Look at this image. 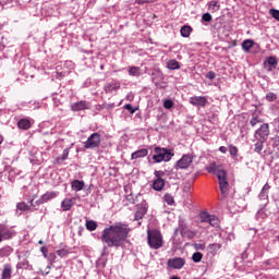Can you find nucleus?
Listing matches in <instances>:
<instances>
[{
    "mask_svg": "<svg viewBox=\"0 0 279 279\" xmlns=\"http://www.w3.org/2000/svg\"><path fill=\"white\" fill-rule=\"evenodd\" d=\"M192 163H193V155L186 154V155H183L182 158H180L175 162L174 168L177 170H179V169H189V167H191Z\"/></svg>",
    "mask_w": 279,
    "mask_h": 279,
    "instance_id": "nucleus-10",
    "label": "nucleus"
},
{
    "mask_svg": "<svg viewBox=\"0 0 279 279\" xmlns=\"http://www.w3.org/2000/svg\"><path fill=\"white\" fill-rule=\"evenodd\" d=\"M90 86V82L87 80L83 83V88H88Z\"/></svg>",
    "mask_w": 279,
    "mask_h": 279,
    "instance_id": "nucleus-58",
    "label": "nucleus"
},
{
    "mask_svg": "<svg viewBox=\"0 0 279 279\" xmlns=\"http://www.w3.org/2000/svg\"><path fill=\"white\" fill-rule=\"evenodd\" d=\"M269 124L268 123H263L260 128H258L255 133H254V138L256 141H268L269 138Z\"/></svg>",
    "mask_w": 279,
    "mask_h": 279,
    "instance_id": "nucleus-7",
    "label": "nucleus"
},
{
    "mask_svg": "<svg viewBox=\"0 0 279 279\" xmlns=\"http://www.w3.org/2000/svg\"><path fill=\"white\" fill-rule=\"evenodd\" d=\"M276 99H278V95H276L275 93L269 92L266 94V100H268L269 102L276 101Z\"/></svg>",
    "mask_w": 279,
    "mask_h": 279,
    "instance_id": "nucleus-44",
    "label": "nucleus"
},
{
    "mask_svg": "<svg viewBox=\"0 0 279 279\" xmlns=\"http://www.w3.org/2000/svg\"><path fill=\"white\" fill-rule=\"evenodd\" d=\"M174 156L175 153L171 148L157 146L153 149L151 159L155 165H158L160 162H169Z\"/></svg>",
    "mask_w": 279,
    "mask_h": 279,
    "instance_id": "nucleus-3",
    "label": "nucleus"
},
{
    "mask_svg": "<svg viewBox=\"0 0 279 279\" xmlns=\"http://www.w3.org/2000/svg\"><path fill=\"white\" fill-rule=\"evenodd\" d=\"M151 82L155 84V86H158L160 82H163L165 80V74L160 69H155L150 73Z\"/></svg>",
    "mask_w": 279,
    "mask_h": 279,
    "instance_id": "nucleus-16",
    "label": "nucleus"
},
{
    "mask_svg": "<svg viewBox=\"0 0 279 279\" xmlns=\"http://www.w3.org/2000/svg\"><path fill=\"white\" fill-rule=\"evenodd\" d=\"M269 14H270V16H272V19H275V21H278V23H279V10L278 9H270Z\"/></svg>",
    "mask_w": 279,
    "mask_h": 279,
    "instance_id": "nucleus-43",
    "label": "nucleus"
},
{
    "mask_svg": "<svg viewBox=\"0 0 279 279\" xmlns=\"http://www.w3.org/2000/svg\"><path fill=\"white\" fill-rule=\"evenodd\" d=\"M168 267L171 269H182L186 265V260L182 257L170 258L167 262Z\"/></svg>",
    "mask_w": 279,
    "mask_h": 279,
    "instance_id": "nucleus-13",
    "label": "nucleus"
},
{
    "mask_svg": "<svg viewBox=\"0 0 279 279\" xmlns=\"http://www.w3.org/2000/svg\"><path fill=\"white\" fill-rule=\"evenodd\" d=\"M274 267H276V259H274V258L267 259L264 263H262V269L267 270V269H271Z\"/></svg>",
    "mask_w": 279,
    "mask_h": 279,
    "instance_id": "nucleus-31",
    "label": "nucleus"
},
{
    "mask_svg": "<svg viewBox=\"0 0 279 279\" xmlns=\"http://www.w3.org/2000/svg\"><path fill=\"white\" fill-rule=\"evenodd\" d=\"M88 108H90V102L86 100H81L71 104L72 112H82V110H88Z\"/></svg>",
    "mask_w": 279,
    "mask_h": 279,
    "instance_id": "nucleus-14",
    "label": "nucleus"
},
{
    "mask_svg": "<svg viewBox=\"0 0 279 279\" xmlns=\"http://www.w3.org/2000/svg\"><path fill=\"white\" fill-rule=\"evenodd\" d=\"M255 278H256V279H267V276H266V275H263V274H256V275H255Z\"/></svg>",
    "mask_w": 279,
    "mask_h": 279,
    "instance_id": "nucleus-57",
    "label": "nucleus"
},
{
    "mask_svg": "<svg viewBox=\"0 0 279 279\" xmlns=\"http://www.w3.org/2000/svg\"><path fill=\"white\" fill-rule=\"evenodd\" d=\"M218 150H219L221 154H228V147H226V146H220V147L218 148Z\"/></svg>",
    "mask_w": 279,
    "mask_h": 279,
    "instance_id": "nucleus-55",
    "label": "nucleus"
},
{
    "mask_svg": "<svg viewBox=\"0 0 279 279\" xmlns=\"http://www.w3.org/2000/svg\"><path fill=\"white\" fill-rule=\"evenodd\" d=\"M0 236L2 241H10L16 236V230H14V227L0 225Z\"/></svg>",
    "mask_w": 279,
    "mask_h": 279,
    "instance_id": "nucleus-6",
    "label": "nucleus"
},
{
    "mask_svg": "<svg viewBox=\"0 0 279 279\" xmlns=\"http://www.w3.org/2000/svg\"><path fill=\"white\" fill-rule=\"evenodd\" d=\"M266 142L267 141L257 140V142L255 143V148H254L255 154H259V156L263 154V149L265 147Z\"/></svg>",
    "mask_w": 279,
    "mask_h": 279,
    "instance_id": "nucleus-30",
    "label": "nucleus"
},
{
    "mask_svg": "<svg viewBox=\"0 0 279 279\" xmlns=\"http://www.w3.org/2000/svg\"><path fill=\"white\" fill-rule=\"evenodd\" d=\"M147 241L151 250H160V247H162V233H160V231L156 229L148 230Z\"/></svg>",
    "mask_w": 279,
    "mask_h": 279,
    "instance_id": "nucleus-4",
    "label": "nucleus"
},
{
    "mask_svg": "<svg viewBox=\"0 0 279 279\" xmlns=\"http://www.w3.org/2000/svg\"><path fill=\"white\" fill-rule=\"evenodd\" d=\"M56 197H58L57 192H46L36 202H34V199H32L31 206H40L43 204H47V202H51V199H56Z\"/></svg>",
    "mask_w": 279,
    "mask_h": 279,
    "instance_id": "nucleus-9",
    "label": "nucleus"
},
{
    "mask_svg": "<svg viewBox=\"0 0 279 279\" xmlns=\"http://www.w3.org/2000/svg\"><path fill=\"white\" fill-rule=\"evenodd\" d=\"M17 128L20 130H29L32 128V121L28 118H22L17 121Z\"/></svg>",
    "mask_w": 279,
    "mask_h": 279,
    "instance_id": "nucleus-21",
    "label": "nucleus"
},
{
    "mask_svg": "<svg viewBox=\"0 0 279 279\" xmlns=\"http://www.w3.org/2000/svg\"><path fill=\"white\" fill-rule=\"evenodd\" d=\"M40 252H41L44 258H47V252H49V250L47 248V246H41V247H40Z\"/></svg>",
    "mask_w": 279,
    "mask_h": 279,
    "instance_id": "nucleus-53",
    "label": "nucleus"
},
{
    "mask_svg": "<svg viewBox=\"0 0 279 279\" xmlns=\"http://www.w3.org/2000/svg\"><path fill=\"white\" fill-rule=\"evenodd\" d=\"M154 191H162L165 189V179L158 178L153 182Z\"/></svg>",
    "mask_w": 279,
    "mask_h": 279,
    "instance_id": "nucleus-26",
    "label": "nucleus"
},
{
    "mask_svg": "<svg viewBox=\"0 0 279 279\" xmlns=\"http://www.w3.org/2000/svg\"><path fill=\"white\" fill-rule=\"evenodd\" d=\"M194 250L204 252V250H206V244H202V243H194L193 244Z\"/></svg>",
    "mask_w": 279,
    "mask_h": 279,
    "instance_id": "nucleus-46",
    "label": "nucleus"
},
{
    "mask_svg": "<svg viewBox=\"0 0 279 279\" xmlns=\"http://www.w3.org/2000/svg\"><path fill=\"white\" fill-rule=\"evenodd\" d=\"M206 171L213 175H217L221 195L222 197H228V191L230 186V183H228V172H226L225 169H221V166L217 165L216 162L210 163L206 168Z\"/></svg>",
    "mask_w": 279,
    "mask_h": 279,
    "instance_id": "nucleus-2",
    "label": "nucleus"
},
{
    "mask_svg": "<svg viewBox=\"0 0 279 279\" xmlns=\"http://www.w3.org/2000/svg\"><path fill=\"white\" fill-rule=\"evenodd\" d=\"M274 148L277 149V151H279V136H276L274 138V144H272Z\"/></svg>",
    "mask_w": 279,
    "mask_h": 279,
    "instance_id": "nucleus-49",
    "label": "nucleus"
},
{
    "mask_svg": "<svg viewBox=\"0 0 279 279\" xmlns=\"http://www.w3.org/2000/svg\"><path fill=\"white\" fill-rule=\"evenodd\" d=\"M190 104L196 108H206L208 98L206 96H193L190 98Z\"/></svg>",
    "mask_w": 279,
    "mask_h": 279,
    "instance_id": "nucleus-12",
    "label": "nucleus"
},
{
    "mask_svg": "<svg viewBox=\"0 0 279 279\" xmlns=\"http://www.w3.org/2000/svg\"><path fill=\"white\" fill-rule=\"evenodd\" d=\"M3 143V135L0 134V145Z\"/></svg>",
    "mask_w": 279,
    "mask_h": 279,
    "instance_id": "nucleus-61",
    "label": "nucleus"
},
{
    "mask_svg": "<svg viewBox=\"0 0 279 279\" xmlns=\"http://www.w3.org/2000/svg\"><path fill=\"white\" fill-rule=\"evenodd\" d=\"M228 149H229V154H230L231 158L235 162H243V156L239 155V147L234 146L233 144H230L228 146Z\"/></svg>",
    "mask_w": 279,
    "mask_h": 279,
    "instance_id": "nucleus-19",
    "label": "nucleus"
},
{
    "mask_svg": "<svg viewBox=\"0 0 279 279\" xmlns=\"http://www.w3.org/2000/svg\"><path fill=\"white\" fill-rule=\"evenodd\" d=\"M213 21V15L210 13H204L201 19L202 25H206V23H210Z\"/></svg>",
    "mask_w": 279,
    "mask_h": 279,
    "instance_id": "nucleus-36",
    "label": "nucleus"
},
{
    "mask_svg": "<svg viewBox=\"0 0 279 279\" xmlns=\"http://www.w3.org/2000/svg\"><path fill=\"white\" fill-rule=\"evenodd\" d=\"M38 243H39V245H43V243H44V242H43V240H39V242H38Z\"/></svg>",
    "mask_w": 279,
    "mask_h": 279,
    "instance_id": "nucleus-64",
    "label": "nucleus"
},
{
    "mask_svg": "<svg viewBox=\"0 0 279 279\" xmlns=\"http://www.w3.org/2000/svg\"><path fill=\"white\" fill-rule=\"evenodd\" d=\"M256 219L257 221L260 219H267V214L265 213V207H263V205H260L259 210L256 213Z\"/></svg>",
    "mask_w": 279,
    "mask_h": 279,
    "instance_id": "nucleus-35",
    "label": "nucleus"
},
{
    "mask_svg": "<svg viewBox=\"0 0 279 279\" xmlns=\"http://www.w3.org/2000/svg\"><path fill=\"white\" fill-rule=\"evenodd\" d=\"M74 205L75 203L73 202V198H64L61 202V209L63 213H68V210H71V208H73Z\"/></svg>",
    "mask_w": 279,
    "mask_h": 279,
    "instance_id": "nucleus-20",
    "label": "nucleus"
},
{
    "mask_svg": "<svg viewBox=\"0 0 279 279\" xmlns=\"http://www.w3.org/2000/svg\"><path fill=\"white\" fill-rule=\"evenodd\" d=\"M101 145V134L95 132L92 133L84 143L85 149H97Z\"/></svg>",
    "mask_w": 279,
    "mask_h": 279,
    "instance_id": "nucleus-5",
    "label": "nucleus"
},
{
    "mask_svg": "<svg viewBox=\"0 0 279 279\" xmlns=\"http://www.w3.org/2000/svg\"><path fill=\"white\" fill-rule=\"evenodd\" d=\"M97 227H98L97 221H95V220H86L85 228L89 232H95V230H97Z\"/></svg>",
    "mask_w": 279,
    "mask_h": 279,
    "instance_id": "nucleus-32",
    "label": "nucleus"
},
{
    "mask_svg": "<svg viewBox=\"0 0 279 279\" xmlns=\"http://www.w3.org/2000/svg\"><path fill=\"white\" fill-rule=\"evenodd\" d=\"M154 175H155L156 179L162 178V175H165V171H162V170H156V171L154 172Z\"/></svg>",
    "mask_w": 279,
    "mask_h": 279,
    "instance_id": "nucleus-50",
    "label": "nucleus"
},
{
    "mask_svg": "<svg viewBox=\"0 0 279 279\" xmlns=\"http://www.w3.org/2000/svg\"><path fill=\"white\" fill-rule=\"evenodd\" d=\"M192 33H193V27H191L190 25H183L180 29V34L182 38H189Z\"/></svg>",
    "mask_w": 279,
    "mask_h": 279,
    "instance_id": "nucleus-27",
    "label": "nucleus"
},
{
    "mask_svg": "<svg viewBox=\"0 0 279 279\" xmlns=\"http://www.w3.org/2000/svg\"><path fill=\"white\" fill-rule=\"evenodd\" d=\"M202 258H204V254H202V252H195L192 255L193 263H202Z\"/></svg>",
    "mask_w": 279,
    "mask_h": 279,
    "instance_id": "nucleus-37",
    "label": "nucleus"
},
{
    "mask_svg": "<svg viewBox=\"0 0 279 279\" xmlns=\"http://www.w3.org/2000/svg\"><path fill=\"white\" fill-rule=\"evenodd\" d=\"M207 8L209 10V12H219V10H221V4H219V1L217 0H211L207 3Z\"/></svg>",
    "mask_w": 279,
    "mask_h": 279,
    "instance_id": "nucleus-25",
    "label": "nucleus"
},
{
    "mask_svg": "<svg viewBox=\"0 0 279 279\" xmlns=\"http://www.w3.org/2000/svg\"><path fill=\"white\" fill-rule=\"evenodd\" d=\"M128 234H130V230L123 225L109 226L102 230L100 241L106 243L107 247H123Z\"/></svg>",
    "mask_w": 279,
    "mask_h": 279,
    "instance_id": "nucleus-1",
    "label": "nucleus"
},
{
    "mask_svg": "<svg viewBox=\"0 0 279 279\" xmlns=\"http://www.w3.org/2000/svg\"><path fill=\"white\" fill-rule=\"evenodd\" d=\"M12 278V266L5 264L2 270V279H11Z\"/></svg>",
    "mask_w": 279,
    "mask_h": 279,
    "instance_id": "nucleus-28",
    "label": "nucleus"
},
{
    "mask_svg": "<svg viewBox=\"0 0 279 279\" xmlns=\"http://www.w3.org/2000/svg\"><path fill=\"white\" fill-rule=\"evenodd\" d=\"M119 88H121V83L119 81L107 82L104 86L106 95H111V93L119 90Z\"/></svg>",
    "mask_w": 279,
    "mask_h": 279,
    "instance_id": "nucleus-15",
    "label": "nucleus"
},
{
    "mask_svg": "<svg viewBox=\"0 0 279 279\" xmlns=\"http://www.w3.org/2000/svg\"><path fill=\"white\" fill-rule=\"evenodd\" d=\"M72 191H75V193H80V191H84L85 183L84 181L80 180H73L71 182Z\"/></svg>",
    "mask_w": 279,
    "mask_h": 279,
    "instance_id": "nucleus-24",
    "label": "nucleus"
},
{
    "mask_svg": "<svg viewBox=\"0 0 279 279\" xmlns=\"http://www.w3.org/2000/svg\"><path fill=\"white\" fill-rule=\"evenodd\" d=\"M271 189V186L269 185V183H266L260 193L258 194V199L259 202H263V208H265V206H267V204H269V190Z\"/></svg>",
    "mask_w": 279,
    "mask_h": 279,
    "instance_id": "nucleus-11",
    "label": "nucleus"
},
{
    "mask_svg": "<svg viewBox=\"0 0 279 279\" xmlns=\"http://www.w3.org/2000/svg\"><path fill=\"white\" fill-rule=\"evenodd\" d=\"M62 77H64V75H62V73H57V78H58V80H60V78H62Z\"/></svg>",
    "mask_w": 279,
    "mask_h": 279,
    "instance_id": "nucleus-59",
    "label": "nucleus"
},
{
    "mask_svg": "<svg viewBox=\"0 0 279 279\" xmlns=\"http://www.w3.org/2000/svg\"><path fill=\"white\" fill-rule=\"evenodd\" d=\"M16 269H32V265H29V260L24 258L17 263Z\"/></svg>",
    "mask_w": 279,
    "mask_h": 279,
    "instance_id": "nucleus-34",
    "label": "nucleus"
},
{
    "mask_svg": "<svg viewBox=\"0 0 279 279\" xmlns=\"http://www.w3.org/2000/svg\"><path fill=\"white\" fill-rule=\"evenodd\" d=\"M252 128H256L257 123H260V120H258V117H253L250 121Z\"/></svg>",
    "mask_w": 279,
    "mask_h": 279,
    "instance_id": "nucleus-47",
    "label": "nucleus"
},
{
    "mask_svg": "<svg viewBox=\"0 0 279 279\" xmlns=\"http://www.w3.org/2000/svg\"><path fill=\"white\" fill-rule=\"evenodd\" d=\"M101 256H108V246L102 247Z\"/></svg>",
    "mask_w": 279,
    "mask_h": 279,
    "instance_id": "nucleus-56",
    "label": "nucleus"
},
{
    "mask_svg": "<svg viewBox=\"0 0 279 279\" xmlns=\"http://www.w3.org/2000/svg\"><path fill=\"white\" fill-rule=\"evenodd\" d=\"M191 186H192L191 182L185 183L183 187L184 193H191Z\"/></svg>",
    "mask_w": 279,
    "mask_h": 279,
    "instance_id": "nucleus-51",
    "label": "nucleus"
},
{
    "mask_svg": "<svg viewBox=\"0 0 279 279\" xmlns=\"http://www.w3.org/2000/svg\"><path fill=\"white\" fill-rule=\"evenodd\" d=\"M135 3L137 5H144V3H151V0H135Z\"/></svg>",
    "mask_w": 279,
    "mask_h": 279,
    "instance_id": "nucleus-54",
    "label": "nucleus"
},
{
    "mask_svg": "<svg viewBox=\"0 0 279 279\" xmlns=\"http://www.w3.org/2000/svg\"><path fill=\"white\" fill-rule=\"evenodd\" d=\"M129 75H131V77H141V68L134 65L130 66Z\"/></svg>",
    "mask_w": 279,
    "mask_h": 279,
    "instance_id": "nucleus-33",
    "label": "nucleus"
},
{
    "mask_svg": "<svg viewBox=\"0 0 279 279\" xmlns=\"http://www.w3.org/2000/svg\"><path fill=\"white\" fill-rule=\"evenodd\" d=\"M276 66H278V58L276 57H268L264 62V69H266L268 73L276 70Z\"/></svg>",
    "mask_w": 279,
    "mask_h": 279,
    "instance_id": "nucleus-18",
    "label": "nucleus"
},
{
    "mask_svg": "<svg viewBox=\"0 0 279 279\" xmlns=\"http://www.w3.org/2000/svg\"><path fill=\"white\" fill-rule=\"evenodd\" d=\"M170 279H180V277L173 276V277H171Z\"/></svg>",
    "mask_w": 279,
    "mask_h": 279,
    "instance_id": "nucleus-62",
    "label": "nucleus"
},
{
    "mask_svg": "<svg viewBox=\"0 0 279 279\" xmlns=\"http://www.w3.org/2000/svg\"><path fill=\"white\" fill-rule=\"evenodd\" d=\"M163 199H165L166 204H168V206H173L175 204V199L173 198V196L171 194H166L163 196Z\"/></svg>",
    "mask_w": 279,
    "mask_h": 279,
    "instance_id": "nucleus-38",
    "label": "nucleus"
},
{
    "mask_svg": "<svg viewBox=\"0 0 279 279\" xmlns=\"http://www.w3.org/2000/svg\"><path fill=\"white\" fill-rule=\"evenodd\" d=\"M242 258H247V253H243Z\"/></svg>",
    "mask_w": 279,
    "mask_h": 279,
    "instance_id": "nucleus-60",
    "label": "nucleus"
},
{
    "mask_svg": "<svg viewBox=\"0 0 279 279\" xmlns=\"http://www.w3.org/2000/svg\"><path fill=\"white\" fill-rule=\"evenodd\" d=\"M58 256H60V258H64L65 256H69V250L66 248H61L57 251Z\"/></svg>",
    "mask_w": 279,
    "mask_h": 279,
    "instance_id": "nucleus-45",
    "label": "nucleus"
},
{
    "mask_svg": "<svg viewBox=\"0 0 279 279\" xmlns=\"http://www.w3.org/2000/svg\"><path fill=\"white\" fill-rule=\"evenodd\" d=\"M68 158H69V148H65L61 156V160H66Z\"/></svg>",
    "mask_w": 279,
    "mask_h": 279,
    "instance_id": "nucleus-52",
    "label": "nucleus"
},
{
    "mask_svg": "<svg viewBox=\"0 0 279 279\" xmlns=\"http://www.w3.org/2000/svg\"><path fill=\"white\" fill-rule=\"evenodd\" d=\"M149 206H147L146 202H143L142 204L137 205V210L135 213V221H141L145 215H147Z\"/></svg>",
    "mask_w": 279,
    "mask_h": 279,
    "instance_id": "nucleus-17",
    "label": "nucleus"
},
{
    "mask_svg": "<svg viewBox=\"0 0 279 279\" xmlns=\"http://www.w3.org/2000/svg\"><path fill=\"white\" fill-rule=\"evenodd\" d=\"M10 254H12V247L5 246L0 248V256H10Z\"/></svg>",
    "mask_w": 279,
    "mask_h": 279,
    "instance_id": "nucleus-39",
    "label": "nucleus"
},
{
    "mask_svg": "<svg viewBox=\"0 0 279 279\" xmlns=\"http://www.w3.org/2000/svg\"><path fill=\"white\" fill-rule=\"evenodd\" d=\"M180 228H181V232H182L184 230V225H182Z\"/></svg>",
    "mask_w": 279,
    "mask_h": 279,
    "instance_id": "nucleus-63",
    "label": "nucleus"
},
{
    "mask_svg": "<svg viewBox=\"0 0 279 279\" xmlns=\"http://www.w3.org/2000/svg\"><path fill=\"white\" fill-rule=\"evenodd\" d=\"M147 154H149V150H147L146 148H141V149L132 153L131 158H132V160H138V158H145V156H147Z\"/></svg>",
    "mask_w": 279,
    "mask_h": 279,
    "instance_id": "nucleus-23",
    "label": "nucleus"
},
{
    "mask_svg": "<svg viewBox=\"0 0 279 279\" xmlns=\"http://www.w3.org/2000/svg\"><path fill=\"white\" fill-rule=\"evenodd\" d=\"M254 45H256V43L253 39H244L242 41V49L245 53H250L252 48H254Z\"/></svg>",
    "mask_w": 279,
    "mask_h": 279,
    "instance_id": "nucleus-22",
    "label": "nucleus"
},
{
    "mask_svg": "<svg viewBox=\"0 0 279 279\" xmlns=\"http://www.w3.org/2000/svg\"><path fill=\"white\" fill-rule=\"evenodd\" d=\"M167 69L170 71H178V69H180V62L175 59H171L167 62Z\"/></svg>",
    "mask_w": 279,
    "mask_h": 279,
    "instance_id": "nucleus-29",
    "label": "nucleus"
},
{
    "mask_svg": "<svg viewBox=\"0 0 279 279\" xmlns=\"http://www.w3.org/2000/svg\"><path fill=\"white\" fill-rule=\"evenodd\" d=\"M124 110H128L130 114H134L136 110H138V107H133L131 104L124 105Z\"/></svg>",
    "mask_w": 279,
    "mask_h": 279,
    "instance_id": "nucleus-41",
    "label": "nucleus"
},
{
    "mask_svg": "<svg viewBox=\"0 0 279 279\" xmlns=\"http://www.w3.org/2000/svg\"><path fill=\"white\" fill-rule=\"evenodd\" d=\"M199 219L202 223H209L213 228L219 226V218L215 215L208 214V211H202L199 214Z\"/></svg>",
    "mask_w": 279,
    "mask_h": 279,
    "instance_id": "nucleus-8",
    "label": "nucleus"
},
{
    "mask_svg": "<svg viewBox=\"0 0 279 279\" xmlns=\"http://www.w3.org/2000/svg\"><path fill=\"white\" fill-rule=\"evenodd\" d=\"M173 106H175V104L171 99H166L163 101V108L166 110H171V108H173Z\"/></svg>",
    "mask_w": 279,
    "mask_h": 279,
    "instance_id": "nucleus-42",
    "label": "nucleus"
},
{
    "mask_svg": "<svg viewBox=\"0 0 279 279\" xmlns=\"http://www.w3.org/2000/svg\"><path fill=\"white\" fill-rule=\"evenodd\" d=\"M16 208L17 210H21V213L29 210V206L25 203H17Z\"/></svg>",
    "mask_w": 279,
    "mask_h": 279,
    "instance_id": "nucleus-40",
    "label": "nucleus"
},
{
    "mask_svg": "<svg viewBox=\"0 0 279 279\" xmlns=\"http://www.w3.org/2000/svg\"><path fill=\"white\" fill-rule=\"evenodd\" d=\"M205 77H207V80H215V77H217V73H215L214 71H209Z\"/></svg>",
    "mask_w": 279,
    "mask_h": 279,
    "instance_id": "nucleus-48",
    "label": "nucleus"
}]
</instances>
